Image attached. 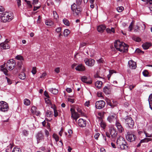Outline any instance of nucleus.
<instances>
[{
    "label": "nucleus",
    "mask_w": 152,
    "mask_h": 152,
    "mask_svg": "<svg viewBox=\"0 0 152 152\" xmlns=\"http://www.w3.org/2000/svg\"><path fill=\"white\" fill-rule=\"evenodd\" d=\"M116 145L118 148L121 150H127L128 149V145L126 142L121 136H120L117 139Z\"/></svg>",
    "instance_id": "f257e3e1"
},
{
    "label": "nucleus",
    "mask_w": 152,
    "mask_h": 152,
    "mask_svg": "<svg viewBox=\"0 0 152 152\" xmlns=\"http://www.w3.org/2000/svg\"><path fill=\"white\" fill-rule=\"evenodd\" d=\"M114 47L117 50L121 52H126L128 50V46L123 42H121L118 40L115 42Z\"/></svg>",
    "instance_id": "f03ea898"
},
{
    "label": "nucleus",
    "mask_w": 152,
    "mask_h": 152,
    "mask_svg": "<svg viewBox=\"0 0 152 152\" xmlns=\"http://www.w3.org/2000/svg\"><path fill=\"white\" fill-rule=\"evenodd\" d=\"M124 119L125 121L126 126L128 128H132L134 126V122L132 118L129 116H127Z\"/></svg>",
    "instance_id": "7ed1b4c3"
},
{
    "label": "nucleus",
    "mask_w": 152,
    "mask_h": 152,
    "mask_svg": "<svg viewBox=\"0 0 152 152\" xmlns=\"http://www.w3.org/2000/svg\"><path fill=\"white\" fill-rule=\"evenodd\" d=\"M2 21L4 23L10 22L13 19V16L11 14L5 13L2 14L1 17Z\"/></svg>",
    "instance_id": "20e7f679"
},
{
    "label": "nucleus",
    "mask_w": 152,
    "mask_h": 152,
    "mask_svg": "<svg viewBox=\"0 0 152 152\" xmlns=\"http://www.w3.org/2000/svg\"><path fill=\"white\" fill-rule=\"evenodd\" d=\"M125 137L127 140L130 142H133L135 141L137 138L135 135L129 132H127V134L125 135Z\"/></svg>",
    "instance_id": "39448f33"
},
{
    "label": "nucleus",
    "mask_w": 152,
    "mask_h": 152,
    "mask_svg": "<svg viewBox=\"0 0 152 152\" xmlns=\"http://www.w3.org/2000/svg\"><path fill=\"white\" fill-rule=\"evenodd\" d=\"M9 107L7 103L5 102H0V111L5 112L8 110Z\"/></svg>",
    "instance_id": "423d86ee"
},
{
    "label": "nucleus",
    "mask_w": 152,
    "mask_h": 152,
    "mask_svg": "<svg viewBox=\"0 0 152 152\" xmlns=\"http://www.w3.org/2000/svg\"><path fill=\"white\" fill-rule=\"evenodd\" d=\"M71 9L75 16L79 15L81 12L80 10L77 7L75 3H74L71 5Z\"/></svg>",
    "instance_id": "0eeeda50"
},
{
    "label": "nucleus",
    "mask_w": 152,
    "mask_h": 152,
    "mask_svg": "<svg viewBox=\"0 0 152 152\" xmlns=\"http://www.w3.org/2000/svg\"><path fill=\"white\" fill-rule=\"evenodd\" d=\"M15 65V62L12 59H10L8 61L7 63V66L8 67L9 70H12Z\"/></svg>",
    "instance_id": "6e6552de"
},
{
    "label": "nucleus",
    "mask_w": 152,
    "mask_h": 152,
    "mask_svg": "<svg viewBox=\"0 0 152 152\" xmlns=\"http://www.w3.org/2000/svg\"><path fill=\"white\" fill-rule=\"evenodd\" d=\"M36 138L37 139V143L38 144L43 140L44 139V135L42 131L39 132L36 135Z\"/></svg>",
    "instance_id": "1a4fd4ad"
},
{
    "label": "nucleus",
    "mask_w": 152,
    "mask_h": 152,
    "mask_svg": "<svg viewBox=\"0 0 152 152\" xmlns=\"http://www.w3.org/2000/svg\"><path fill=\"white\" fill-rule=\"evenodd\" d=\"M105 105V103L103 100H100L96 102L95 103V107L96 108L101 109L103 108Z\"/></svg>",
    "instance_id": "9d476101"
},
{
    "label": "nucleus",
    "mask_w": 152,
    "mask_h": 152,
    "mask_svg": "<svg viewBox=\"0 0 152 152\" xmlns=\"http://www.w3.org/2000/svg\"><path fill=\"white\" fill-rule=\"evenodd\" d=\"M86 64L89 66L91 67L94 65L95 63V61L92 58L88 59L86 58L84 60Z\"/></svg>",
    "instance_id": "9b49d317"
},
{
    "label": "nucleus",
    "mask_w": 152,
    "mask_h": 152,
    "mask_svg": "<svg viewBox=\"0 0 152 152\" xmlns=\"http://www.w3.org/2000/svg\"><path fill=\"white\" fill-rule=\"evenodd\" d=\"M110 132L113 140L115 141L113 139L117 137V132L113 128H111L110 130Z\"/></svg>",
    "instance_id": "f8f14e48"
},
{
    "label": "nucleus",
    "mask_w": 152,
    "mask_h": 152,
    "mask_svg": "<svg viewBox=\"0 0 152 152\" xmlns=\"http://www.w3.org/2000/svg\"><path fill=\"white\" fill-rule=\"evenodd\" d=\"M78 124L80 127H84L86 124V121L83 119L80 118L78 121Z\"/></svg>",
    "instance_id": "ddd939ff"
},
{
    "label": "nucleus",
    "mask_w": 152,
    "mask_h": 152,
    "mask_svg": "<svg viewBox=\"0 0 152 152\" xmlns=\"http://www.w3.org/2000/svg\"><path fill=\"white\" fill-rule=\"evenodd\" d=\"M81 80L83 82L88 84H90L92 83V81L90 79L88 78L85 76L82 77Z\"/></svg>",
    "instance_id": "4468645a"
},
{
    "label": "nucleus",
    "mask_w": 152,
    "mask_h": 152,
    "mask_svg": "<svg viewBox=\"0 0 152 152\" xmlns=\"http://www.w3.org/2000/svg\"><path fill=\"white\" fill-rule=\"evenodd\" d=\"M75 69L77 71H83L85 70L86 68L83 65L79 64L75 67Z\"/></svg>",
    "instance_id": "2eb2a0df"
},
{
    "label": "nucleus",
    "mask_w": 152,
    "mask_h": 152,
    "mask_svg": "<svg viewBox=\"0 0 152 152\" xmlns=\"http://www.w3.org/2000/svg\"><path fill=\"white\" fill-rule=\"evenodd\" d=\"M115 126L117 127L118 131L120 132H122L124 130V129L120 123L116 121L115 123Z\"/></svg>",
    "instance_id": "dca6fc26"
},
{
    "label": "nucleus",
    "mask_w": 152,
    "mask_h": 152,
    "mask_svg": "<svg viewBox=\"0 0 152 152\" xmlns=\"http://www.w3.org/2000/svg\"><path fill=\"white\" fill-rule=\"evenodd\" d=\"M128 64L131 69H135L136 68L137 64L136 63L132 60H130L128 62Z\"/></svg>",
    "instance_id": "f3484780"
},
{
    "label": "nucleus",
    "mask_w": 152,
    "mask_h": 152,
    "mask_svg": "<svg viewBox=\"0 0 152 152\" xmlns=\"http://www.w3.org/2000/svg\"><path fill=\"white\" fill-rule=\"evenodd\" d=\"M5 66L6 64L5 63H4L2 65L0 66V68H1V70L6 75H7V72L8 71L6 67Z\"/></svg>",
    "instance_id": "a211bd4d"
},
{
    "label": "nucleus",
    "mask_w": 152,
    "mask_h": 152,
    "mask_svg": "<svg viewBox=\"0 0 152 152\" xmlns=\"http://www.w3.org/2000/svg\"><path fill=\"white\" fill-rule=\"evenodd\" d=\"M0 46L1 49H8L10 47L8 44L6 42L1 43L0 44Z\"/></svg>",
    "instance_id": "6ab92c4d"
},
{
    "label": "nucleus",
    "mask_w": 152,
    "mask_h": 152,
    "mask_svg": "<svg viewBox=\"0 0 152 152\" xmlns=\"http://www.w3.org/2000/svg\"><path fill=\"white\" fill-rule=\"evenodd\" d=\"M106 28L104 25H101L98 26L97 27V30L99 32H102Z\"/></svg>",
    "instance_id": "aec40b11"
},
{
    "label": "nucleus",
    "mask_w": 152,
    "mask_h": 152,
    "mask_svg": "<svg viewBox=\"0 0 152 152\" xmlns=\"http://www.w3.org/2000/svg\"><path fill=\"white\" fill-rule=\"evenodd\" d=\"M23 62H21L20 61H18L17 62V64L16 65V69L17 72H18L21 69Z\"/></svg>",
    "instance_id": "412c9836"
},
{
    "label": "nucleus",
    "mask_w": 152,
    "mask_h": 152,
    "mask_svg": "<svg viewBox=\"0 0 152 152\" xmlns=\"http://www.w3.org/2000/svg\"><path fill=\"white\" fill-rule=\"evenodd\" d=\"M151 46V44L148 42H146L144 43L142 45L143 48L145 50L148 49Z\"/></svg>",
    "instance_id": "4be33fe9"
},
{
    "label": "nucleus",
    "mask_w": 152,
    "mask_h": 152,
    "mask_svg": "<svg viewBox=\"0 0 152 152\" xmlns=\"http://www.w3.org/2000/svg\"><path fill=\"white\" fill-rule=\"evenodd\" d=\"M36 107L35 106H33L32 107L31 111L33 113H34L35 114L37 115H39L40 113V112L39 111H35L36 109Z\"/></svg>",
    "instance_id": "5701e85b"
},
{
    "label": "nucleus",
    "mask_w": 152,
    "mask_h": 152,
    "mask_svg": "<svg viewBox=\"0 0 152 152\" xmlns=\"http://www.w3.org/2000/svg\"><path fill=\"white\" fill-rule=\"evenodd\" d=\"M148 101L149 103L150 107L151 109L152 110V94H151L149 95Z\"/></svg>",
    "instance_id": "b1692460"
},
{
    "label": "nucleus",
    "mask_w": 152,
    "mask_h": 152,
    "mask_svg": "<svg viewBox=\"0 0 152 152\" xmlns=\"http://www.w3.org/2000/svg\"><path fill=\"white\" fill-rule=\"evenodd\" d=\"M49 91L54 94H57L58 93V90L56 88H50L49 89Z\"/></svg>",
    "instance_id": "393cba45"
},
{
    "label": "nucleus",
    "mask_w": 152,
    "mask_h": 152,
    "mask_svg": "<svg viewBox=\"0 0 152 152\" xmlns=\"http://www.w3.org/2000/svg\"><path fill=\"white\" fill-rule=\"evenodd\" d=\"M107 104L110 106L111 108H113L116 105V102H113V103H112L110 100L107 101Z\"/></svg>",
    "instance_id": "a878e982"
},
{
    "label": "nucleus",
    "mask_w": 152,
    "mask_h": 152,
    "mask_svg": "<svg viewBox=\"0 0 152 152\" xmlns=\"http://www.w3.org/2000/svg\"><path fill=\"white\" fill-rule=\"evenodd\" d=\"M102 84V81H97L95 83V86L96 87L99 89L101 87Z\"/></svg>",
    "instance_id": "bb28decb"
},
{
    "label": "nucleus",
    "mask_w": 152,
    "mask_h": 152,
    "mask_svg": "<svg viewBox=\"0 0 152 152\" xmlns=\"http://www.w3.org/2000/svg\"><path fill=\"white\" fill-rule=\"evenodd\" d=\"M115 114L113 115H110L108 116L107 118V120L110 122L111 123L115 118Z\"/></svg>",
    "instance_id": "cd10ccee"
},
{
    "label": "nucleus",
    "mask_w": 152,
    "mask_h": 152,
    "mask_svg": "<svg viewBox=\"0 0 152 152\" xmlns=\"http://www.w3.org/2000/svg\"><path fill=\"white\" fill-rule=\"evenodd\" d=\"M79 117V115L76 112L72 114L71 115V117L73 118L74 119H75L76 121Z\"/></svg>",
    "instance_id": "c85d7f7f"
},
{
    "label": "nucleus",
    "mask_w": 152,
    "mask_h": 152,
    "mask_svg": "<svg viewBox=\"0 0 152 152\" xmlns=\"http://www.w3.org/2000/svg\"><path fill=\"white\" fill-rule=\"evenodd\" d=\"M18 77L22 80H24L26 78L25 73L23 72H21L19 75Z\"/></svg>",
    "instance_id": "c756f323"
},
{
    "label": "nucleus",
    "mask_w": 152,
    "mask_h": 152,
    "mask_svg": "<svg viewBox=\"0 0 152 152\" xmlns=\"http://www.w3.org/2000/svg\"><path fill=\"white\" fill-rule=\"evenodd\" d=\"M103 91L106 94H109L110 93V89L108 87L105 86L103 88Z\"/></svg>",
    "instance_id": "7c9ffc66"
},
{
    "label": "nucleus",
    "mask_w": 152,
    "mask_h": 152,
    "mask_svg": "<svg viewBox=\"0 0 152 152\" xmlns=\"http://www.w3.org/2000/svg\"><path fill=\"white\" fill-rule=\"evenodd\" d=\"M15 58L18 60V61H20L21 62H23L24 61V58L23 57L20 55H18L15 57Z\"/></svg>",
    "instance_id": "2f4dec72"
},
{
    "label": "nucleus",
    "mask_w": 152,
    "mask_h": 152,
    "mask_svg": "<svg viewBox=\"0 0 152 152\" xmlns=\"http://www.w3.org/2000/svg\"><path fill=\"white\" fill-rule=\"evenodd\" d=\"M132 39L136 42H139L141 41V39L138 37L135 36H134L132 37Z\"/></svg>",
    "instance_id": "473e14b6"
},
{
    "label": "nucleus",
    "mask_w": 152,
    "mask_h": 152,
    "mask_svg": "<svg viewBox=\"0 0 152 152\" xmlns=\"http://www.w3.org/2000/svg\"><path fill=\"white\" fill-rule=\"evenodd\" d=\"M24 103L26 105H29L30 104V101L28 99H25L24 100Z\"/></svg>",
    "instance_id": "72a5a7b5"
},
{
    "label": "nucleus",
    "mask_w": 152,
    "mask_h": 152,
    "mask_svg": "<svg viewBox=\"0 0 152 152\" xmlns=\"http://www.w3.org/2000/svg\"><path fill=\"white\" fill-rule=\"evenodd\" d=\"M100 125L101 127L103 129H105L106 125L105 121H102L100 123Z\"/></svg>",
    "instance_id": "f704fd0d"
},
{
    "label": "nucleus",
    "mask_w": 152,
    "mask_h": 152,
    "mask_svg": "<svg viewBox=\"0 0 152 152\" xmlns=\"http://www.w3.org/2000/svg\"><path fill=\"white\" fill-rule=\"evenodd\" d=\"M64 36L67 37L70 34V31L68 29H66L64 31Z\"/></svg>",
    "instance_id": "c9c22d12"
},
{
    "label": "nucleus",
    "mask_w": 152,
    "mask_h": 152,
    "mask_svg": "<svg viewBox=\"0 0 152 152\" xmlns=\"http://www.w3.org/2000/svg\"><path fill=\"white\" fill-rule=\"evenodd\" d=\"M63 22L64 23L66 26H68L69 25V21L66 19L64 18L63 20Z\"/></svg>",
    "instance_id": "e433bc0d"
},
{
    "label": "nucleus",
    "mask_w": 152,
    "mask_h": 152,
    "mask_svg": "<svg viewBox=\"0 0 152 152\" xmlns=\"http://www.w3.org/2000/svg\"><path fill=\"white\" fill-rule=\"evenodd\" d=\"M53 14L54 18L56 20H57L58 18V16L56 12L53 11Z\"/></svg>",
    "instance_id": "4c0bfd02"
},
{
    "label": "nucleus",
    "mask_w": 152,
    "mask_h": 152,
    "mask_svg": "<svg viewBox=\"0 0 152 152\" xmlns=\"http://www.w3.org/2000/svg\"><path fill=\"white\" fill-rule=\"evenodd\" d=\"M114 73H116V72L113 70H111L109 71V74L107 75V77L109 80L110 77L111 75Z\"/></svg>",
    "instance_id": "58836bf2"
},
{
    "label": "nucleus",
    "mask_w": 152,
    "mask_h": 152,
    "mask_svg": "<svg viewBox=\"0 0 152 152\" xmlns=\"http://www.w3.org/2000/svg\"><path fill=\"white\" fill-rule=\"evenodd\" d=\"M53 137L56 142H58L59 141V137L57 134H54L53 135Z\"/></svg>",
    "instance_id": "ea45409f"
},
{
    "label": "nucleus",
    "mask_w": 152,
    "mask_h": 152,
    "mask_svg": "<svg viewBox=\"0 0 152 152\" xmlns=\"http://www.w3.org/2000/svg\"><path fill=\"white\" fill-rule=\"evenodd\" d=\"M12 152H21V151L20 148L15 147L13 148Z\"/></svg>",
    "instance_id": "a19ab883"
},
{
    "label": "nucleus",
    "mask_w": 152,
    "mask_h": 152,
    "mask_svg": "<svg viewBox=\"0 0 152 152\" xmlns=\"http://www.w3.org/2000/svg\"><path fill=\"white\" fill-rule=\"evenodd\" d=\"M124 10V8L122 6H120L117 8V10L118 12H121Z\"/></svg>",
    "instance_id": "79ce46f5"
},
{
    "label": "nucleus",
    "mask_w": 152,
    "mask_h": 152,
    "mask_svg": "<svg viewBox=\"0 0 152 152\" xmlns=\"http://www.w3.org/2000/svg\"><path fill=\"white\" fill-rule=\"evenodd\" d=\"M142 74L145 77H147L148 76V71L146 70H145L143 72Z\"/></svg>",
    "instance_id": "37998d69"
},
{
    "label": "nucleus",
    "mask_w": 152,
    "mask_h": 152,
    "mask_svg": "<svg viewBox=\"0 0 152 152\" xmlns=\"http://www.w3.org/2000/svg\"><path fill=\"white\" fill-rule=\"evenodd\" d=\"M45 24L47 26H51L53 24V22L52 21H46Z\"/></svg>",
    "instance_id": "c03bdc74"
},
{
    "label": "nucleus",
    "mask_w": 152,
    "mask_h": 152,
    "mask_svg": "<svg viewBox=\"0 0 152 152\" xmlns=\"http://www.w3.org/2000/svg\"><path fill=\"white\" fill-rule=\"evenodd\" d=\"M24 1L26 3L29 7L30 8L32 6L31 4V2L30 1L27 0H24Z\"/></svg>",
    "instance_id": "a18cd8bd"
},
{
    "label": "nucleus",
    "mask_w": 152,
    "mask_h": 152,
    "mask_svg": "<svg viewBox=\"0 0 152 152\" xmlns=\"http://www.w3.org/2000/svg\"><path fill=\"white\" fill-rule=\"evenodd\" d=\"M31 72L33 75H35L36 74L37 72L36 67H33Z\"/></svg>",
    "instance_id": "49530a36"
},
{
    "label": "nucleus",
    "mask_w": 152,
    "mask_h": 152,
    "mask_svg": "<svg viewBox=\"0 0 152 152\" xmlns=\"http://www.w3.org/2000/svg\"><path fill=\"white\" fill-rule=\"evenodd\" d=\"M139 30L140 27L138 26H136V27L134 28V32H139Z\"/></svg>",
    "instance_id": "de8ad7c7"
},
{
    "label": "nucleus",
    "mask_w": 152,
    "mask_h": 152,
    "mask_svg": "<svg viewBox=\"0 0 152 152\" xmlns=\"http://www.w3.org/2000/svg\"><path fill=\"white\" fill-rule=\"evenodd\" d=\"M51 114V112L49 110H48L47 111L46 115L48 117H50Z\"/></svg>",
    "instance_id": "09e8293b"
},
{
    "label": "nucleus",
    "mask_w": 152,
    "mask_h": 152,
    "mask_svg": "<svg viewBox=\"0 0 152 152\" xmlns=\"http://www.w3.org/2000/svg\"><path fill=\"white\" fill-rule=\"evenodd\" d=\"M5 78L7 80V81L8 84H11L12 83V81L10 79H9L7 77H6Z\"/></svg>",
    "instance_id": "8fccbe9b"
},
{
    "label": "nucleus",
    "mask_w": 152,
    "mask_h": 152,
    "mask_svg": "<svg viewBox=\"0 0 152 152\" xmlns=\"http://www.w3.org/2000/svg\"><path fill=\"white\" fill-rule=\"evenodd\" d=\"M4 11V9L3 7L0 6V14H2Z\"/></svg>",
    "instance_id": "3c124183"
},
{
    "label": "nucleus",
    "mask_w": 152,
    "mask_h": 152,
    "mask_svg": "<svg viewBox=\"0 0 152 152\" xmlns=\"http://www.w3.org/2000/svg\"><path fill=\"white\" fill-rule=\"evenodd\" d=\"M143 142H145V141H144V139L142 140H140L139 143L137 145V147H140L141 145V144Z\"/></svg>",
    "instance_id": "603ef678"
},
{
    "label": "nucleus",
    "mask_w": 152,
    "mask_h": 152,
    "mask_svg": "<svg viewBox=\"0 0 152 152\" xmlns=\"http://www.w3.org/2000/svg\"><path fill=\"white\" fill-rule=\"evenodd\" d=\"M133 21H132L130 24L129 27V29L130 31H131L132 29L133 25Z\"/></svg>",
    "instance_id": "864d4df0"
},
{
    "label": "nucleus",
    "mask_w": 152,
    "mask_h": 152,
    "mask_svg": "<svg viewBox=\"0 0 152 152\" xmlns=\"http://www.w3.org/2000/svg\"><path fill=\"white\" fill-rule=\"evenodd\" d=\"M23 133L25 136H27L28 134V132L25 130L23 131Z\"/></svg>",
    "instance_id": "5fc2aeb1"
},
{
    "label": "nucleus",
    "mask_w": 152,
    "mask_h": 152,
    "mask_svg": "<svg viewBox=\"0 0 152 152\" xmlns=\"http://www.w3.org/2000/svg\"><path fill=\"white\" fill-rule=\"evenodd\" d=\"M144 141H145V142H147L149 141H151L152 140V139L151 138H145Z\"/></svg>",
    "instance_id": "6e6d98bb"
},
{
    "label": "nucleus",
    "mask_w": 152,
    "mask_h": 152,
    "mask_svg": "<svg viewBox=\"0 0 152 152\" xmlns=\"http://www.w3.org/2000/svg\"><path fill=\"white\" fill-rule=\"evenodd\" d=\"M142 1L146 2V1L147 3H149L151 4H152V0H141Z\"/></svg>",
    "instance_id": "4d7b16f0"
},
{
    "label": "nucleus",
    "mask_w": 152,
    "mask_h": 152,
    "mask_svg": "<svg viewBox=\"0 0 152 152\" xmlns=\"http://www.w3.org/2000/svg\"><path fill=\"white\" fill-rule=\"evenodd\" d=\"M45 133L46 136L48 137L49 135V132L46 129L45 130Z\"/></svg>",
    "instance_id": "13d9d810"
},
{
    "label": "nucleus",
    "mask_w": 152,
    "mask_h": 152,
    "mask_svg": "<svg viewBox=\"0 0 152 152\" xmlns=\"http://www.w3.org/2000/svg\"><path fill=\"white\" fill-rule=\"evenodd\" d=\"M97 96L99 97H102V93L101 92H98L97 93Z\"/></svg>",
    "instance_id": "bf43d9fd"
},
{
    "label": "nucleus",
    "mask_w": 152,
    "mask_h": 152,
    "mask_svg": "<svg viewBox=\"0 0 152 152\" xmlns=\"http://www.w3.org/2000/svg\"><path fill=\"white\" fill-rule=\"evenodd\" d=\"M100 135L99 133H96L94 136V138L96 140L98 139V138Z\"/></svg>",
    "instance_id": "052dcab7"
},
{
    "label": "nucleus",
    "mask_w": 152,
    "mask_h": 152,
    "mask_svg": "<svg viewBox=\"0 0 152 152\" xmlns=\"http://www.w3.org/2000/svg\"><path fill=\"white\" fill-rule=\"evenodd\" d=\"M97 62L99 63H103L104 62V60L102 58H101L97 60Z\"/></svg>",
    "instance_id": "680f3d73"
},
{
    "label": "nucleus",
    "mask_w": 152,
    "mask_h": 152,
    "mask_svg": "<svg viewBox=\"0 0 152 152\" xmlns=\"http://www.w3.org/2000/svg\"><path fill=\"white\" fill-rule=\"evenodd\" d=\"M50 124L48 123V122H47V126H46V127H47V128L50 131H51V129H50Z\"/></svg>",
    "instance_id": "e2e57ef3"
},
{
    "label": "nucleus",
    "mask_w": 152,
    "mask_h": 152,
    "mask_svg": "<svg viewBox=\"0 0 152 152\" xmlns=\"http://www.w3.org/2000/svg\"><path fill=\"white\" fill-rule=\"evenodd\" d=\"M54 70L55 72L57 73H58L60 72V68L57 67Z\"/></svg>",
    "instance_id": "0e129e2a"
},
{
    "label": "nucleus",
    "mask_w": 152,
    "mask_h": 152,
    "mask_svg": "<svg viewBox=\"0 0 152 152\" xmlns=\"http://www.w3.org/2000/svg\"><path fill=\"white\" fill-rule=\"evenodd\" d=\"M41 6L39 5V6L36 7V6H34V8L33 9V10L34 11H35L36 10H37V9H38Z\"/></svg>",
    "instance_id": "69168bd1"
},
{
    "label": "nucleus",
    "mask_w": 152,
    "mask_h": 152,
    "mask_svg": "<svg viewBox=\"0 0 152 152\" xmlns=\"http://www.w3.org/2000/svg\"><path fill=\"white\" fill-rule=\"evenodd\" d=\"M58 115V113L56 110H54V116L55 117H56Z\"/></svg>",
    "instance_id": "338daca9"
},
{
    "label": "nucleus",
    "mask_w": 152,
    "mask_h": 152,
    "mask_svg": "<svg viewBox=\"0 0 152 152\" xmlns=\"http://www.w3.org/2000/svg\"><path fill=\"white\" fill-rule=\"evenodd\" d=\"M41 17L40 15H39L38 18V19L37 20V23H40L41 22Z\"/></svg>",
    "instance_id": "774afa93"
}]
</instances>
